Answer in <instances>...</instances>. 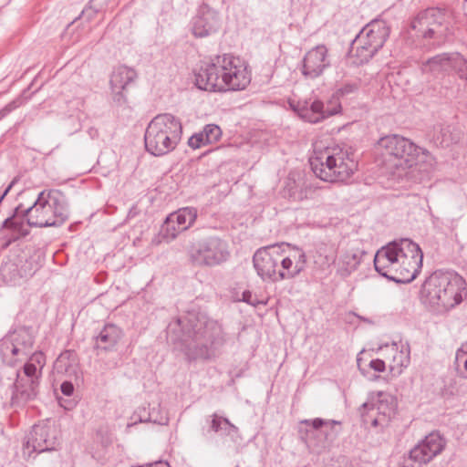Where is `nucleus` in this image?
<instances>
[{
  "label": "nucleus",
  "instance_id": "nucleus-1",
  "mask_svg": "<svg viewBox=\"0 0 467 467\" xmlns=\"http://www.w3.org/2000/svg\"><path fill=\"white\" fill-rule=\"evenodd\" d=\"M167 337L190 362L215 359L229 340L219 321L195 312L172 320L167 327Z\"/></svg>",
  "mask_w": 467,
  "mask_h": 467
},
{
  "label": "nucleus",
  "instance_id": "nucleus-2",
  "mask_svg": "<svg viewBox=\"0 0 467 467\" xmlns=\"http://www.w3.org/2000/svg\"><path fill=\"white\" fill-rule=\"evenodd\" d=\"M67 218L64 194L58 190H44L31 206L16 207L13 215L3 222L2 228L11 230L13 238L18 239L26 236L32 226H60Z\"/></svg>",
  "mask_w": 467,
  "mask_h": 467
},
{
  "label": "nucleus",
  "instance_id": "nucleus-3",
  "mask_svg": "<svg viewBox=\"0 0 467 467\" xmlns=\"http://www.w3.org/2000/svg\"><path fill=\"white\" fill-rule=\"evenodd\" d=\"M423 254L410 239L393 241L381 247L375 254V270L395 283L407 284L420 274Z\"/></svg>",
  "mask_w": 467,
  "mask_h": 467
},
{
  "label": "nucleus",
  "instance_id": "nucleus-4",
  "mask_svg": "<svg viewBox=\"0 0 467 467\" xmlns=\"http://www.w3.org/2000/svg\"><path fill=\"white\" fill-rule=\"evenodd\" d=\"M466 295V282L455 272L437 270L423 283L421 300L437 308L448 311L459 305Z\"/></svg>",
  "mask_w": 467,
  "mask_h": 467
},
{
  "label": "nucleus",
  "instance_id": "nucleus-5",
  "mask_svg": "<svg viewBox=\"0 0 467 467\" xmlns=\"http://www.w3.org/2000/svg\"><path fill=\"white\" fill-rule=\"evenodd\" d=\"M309 163L317 178L329 182H348L358 167L352 153L338 146L315 150Z\"/></svg>",
  "mask_w": 467,
  "mask_h": 467
},
{
  "label": "nucleus",
  "instance_id": "nucleus-6",
  "mask_svg": "<svg viewBox=\"0 0 467 467\" xmlns=\"http://www.w3.org/2000/svg\"><path fill=\"white\" fill-rule=\"evenodd\" d=\"M182 134L181 120L170 113L155 116L148 124L144 134L146 150L156 157L172 151Z\"/></svg>",
  "mask_w": 467,
  "mask_h": 467
},
{
  "label": "nucleus",
  "instance_id": "nucleus-7",
  "mask_svg": "<svg viewBox=\"0 0 467 467\" xmlns=\"http://www.w3.org/2000/svg\"><path fill=\"white\" fill-rule=\"evenodd\" d=\"M381 154L389 162V166L397 170L399 177L407 174L419 154L420 148L409 139L391 134L382 137L378 141Z\"/></svg>",
  "mask_w": 467,
  "mask_h": 467
},
{
  "label": "nucleus",
  "instance_id": "nucleus-8",
  "mask_svg": "<svg viewBox=\"0 0 467 467\" xmlns=\"http://www.w3.org/2000/svg\"><path fill=\"white\" fill-rule=\"evenodd\" d=\"M187 254L195 266L214 267L226 263L231 257V251L226 240L212 235L191 244Z\"/></svg>",
  "mask_w": 467,
  "mask_h": 467
},
{
  "label": "nucleus",
  "instance_id": "nucleus-9",
  "mask_svg": "<svg viewBox=\"0 0 467 467\" xmlns=\"http://www.w3.org/2000/svg\"><path fill=\"white\" fill-rule=\"evenodd\" d=\"M451 11L445 7H430L420 11L411 21L410 26L424 38L441 44L450 33Z\"/></svg>",
  "mask_w": 467,
  "mask_h": 467
},
{
  "label": "nucleus",
  "instance_id": "nucleus-10",
  "mask_svg": "<svg viewBox=\"0 0 467 467\" xmlns=\"http://www.w3.org/2000/svg\"><path fill=\"white\" fill-rule=\"evenodd\" d=\"M234 58L233 55L223 54L214 56L209 62L203 63L195 73V84L198 88L216 91V88L225 80L227 73L232 69Z\"/></svg>",
  "mask_w": 467,
  "mask_h": 467
},
{
  "label": "nucleus",
  "instance_id": "nucleus-11",
  "mask_svg": "<svg viewBox=\"0 0 467 467\" xmlns=\"http://www.w3.org/2000/svg\"><path fill=\"white\" fill-rule=\"evenodd\" d=\"M445 446V439L438 431H433L410 451L399 467H425L441 453Z\"/></svg>",
  "mask_w": 467,
  "mask_h": 467
},
{
  "label": "nucleus",
  "instance_id": "nucleus-12",
  "mask_svg": "<svg viewBox=\"0 0 467 467\" xmlns=\"http://www.w3.org/2000/svg\"><path fill=\"white\" fill-rule=\"evenodd\" d=\"M301 424L312 427L308 431L309 446L318 453L329 448L341 431V422L335 420L316 418L304 420Z\"/></svg>",
  "mask_w": 467,
  "mask_h": 467
},
{
  "label": "nucleus",
  "instance_id": "nucleus-13",
  "mask_svg": "<svg viewBox=\"0 0 467 467\" xmlns=\"http://www.w3.org/2000/svg\"><path fill=\"white\" fill-rule=\"evenodd\" d=\"M58 443V431L49 421L35 424L24 444V454L41 453L56 450Z\"/></svg>",
  "mask_w": 467,
  "mask_h": 467
},
{
  "label": "nucleus",
  "instance_id": "nucleus-14",
  "mask_svg": "<svg viewBox=\"0 0 467 467\" xmlns=\"http://www.w3.org/2000/svg\"><path fill=\"white\" fill-rule=\"evenodd\" d=\"M280 245H270L259 248L253 256L254 267L257 275L265 282H279L278 265Z\"/></svg>",
  "mask_w": 467,
  "mask_h": 467
},
{
  "label": "nucleus",
  "instance_id": "nucleus-15",
  "mask_svg": "<svg viewBox=\"0 0 467 467\" xmlns=\"http://www.w3.org/2000/svg\"><path fill=\"white\" fill-rule=\"evenodd\" d=\"M330 66L328 48L323 44L317 45L305 54L301 73L306 78L315 79L322 76Z\"/></svg>",
  "mask_w": 467,
  "mask_h": 467
},
{
  "label": "nucleus",
  "instance_id": "nucleus-16",
  "mask_svg": "<svg viewBox=\"0 0 467 467\" xmlns=\"http://www.w3.org/2000/svg\"><path fill=\"white\" fill-rule=\"evenodd\" d=\"M286 247L289 248L287 254H285V250L281 248L278 250L280 260L278 265L279 282L298 276L306 266V255L301 248H290L289 244H286Z\"/></svg>",
  "mask_w": 467,
  "mask_h": 467
},
{
  "label": "nucleus",
  "instance_id": "nucleus-17",
  "mask_svg": "<svg viewBox=\"0 0 467 467\" xmlns=\"http://www.w3.org/2000/svg\"><path fill=\"white\" fill-rule=\"evenodd\" d=\"M290 105L302 119L310 123L320 122L326 118L339 113L341 110V104L339 102H336L334 106L329 103L325 108L324 103L318 99L312 102H299L296 106Z\"/></svg>",
  "mask_w": 467,
  "mask_h": 467
},
{
  "label": "nucleus",
  "instance_id": "nucleus-18",
  "mask_svg": "<svg viewBox=\"0 0 467 467\" xmlns=\"http://www.w3.org/2000/svg\"><path fill=\"white\" fill-rule=\"evenodd\" d=\"M192 32L196 37H205L216 33L221 26L218 12L202 4L192 20Z\"/></svg>",
  "mask_w": 467,
  "mask_h": 467
},
{
  "label": "nucleus",
  "instance_id": "nucleus-19",
  "mask_svg": "<svg viewBox=\"0 0 467 467\" xmlns=\"http://www.w3.org/2000/svg\"><path fill=\"white\" fill-rule=\"evenodd\" d=\"M250 81L251 76L246 66L239 57H234L232 69L227 73L225 80L216 88V91L243 90Z\"/></svg>",
  "mask_w": 467,
  "mask_h": 467
},
{
  "label": "nucleus",
  "instance_id": "nucleus-20",
  "mask_svg": "<svg viewBox=\"0 0 467 467\" xmlns=\"http://www.w3.org/2000/svg\"><path fill=\"white\" fill-rule=\"evenodd\" d=\"M38 380L34 381L27 378L16 379L11 399L12 406L21 407L35 400L38 393Z\"/></svg>",
  "mask_w": 467,
  "mask_h": 467
},
{
  "label": "nucleus",
  "instance_id": "nucleus-21",
  "mask_svg": "<svg viewBox=\"0 0 467 467\" xmlns=\"http://www.w3.org/2000/svg\"><path fill=\"white\" fill-rule=\"evenodd\" d=\"M135 78L136 72L126 66H119L113 70L109 82L114 94V101L119 105L125 102L122 91Z\"/></svg>",
  "mask_w": 467,
  "mask_h": 467
},
{
  "label": "nucleus",
  "instance_id": "nucleus-22",
  "mask_svg": "<svg viewBox=\"0 0 467 467\" xmlns=\"http://www.w3.org/2000/svg\"><path fill=\"white\" fill-rule=\"evenodd\" d=\"M123 335L124 333L119 327L112 323H108L95 337L94 348L102 351H111L115 349Z\"/></svg>",
  "mask_w": 467,
  "mask_h": 467
},
{
  "label": "nucleus",
  "instance_id": "nucleus-23",
  "mask_svg": "<svg viewBox=\"0 0 467 467\" xmlns=\"http://www.w3.org/2000/svg\"><path fill=\"white\" fill-rule=\"evenodd\" d=\"M360 33L379 50L389 36L390 28L385 20L374 19L367 24Z\"/></svg>",
  "mask_w": 467,
  "mask_h": 467
},
{
  "label": "nucleus",
  "instance_id": "nucleus-24",
  "mask_svg": "<svg viewBox=\"0 0 467 467\" xmlns=\"http://www.w3.org/2000/svg\"><path fill=\"white\" fill-rule=\"evenodd\" d=\"M378 51L379 49L369 42V39L359 32L351 43L349 53L355 57L354 63L362 65L368 63Z\"/></svg>",
  "mask_w": 467,
  "mask_h": 467
},
{
  "label": "nucleus",
  "instance_id": "nucleus-25",
  "mask_svg": "<svg viewBox=\"0 0 467 467\" xmlns=\"http://www.w3.org/2000/svg\"><path fill=\"white\" fill-rule=\"evenodd\" d=\"M10 340L18 348V353L22 358L27 357L33 348L35 336L31 327H21L7 334Z\"/></svg>",
  "mask_w": 467,
  "mask_h": 467
},
{
  "label": "nucleus",
  "instance_id": "nucleus-26",
  "mask_svg": "<svg viewBox=\"0 0 467 467\" xmlns=\"http://www.w3.org/2000/svg\"><path fill=\"white\" fill-rule=\"evenodd\" d=\"M456 57H460L459 53L447 54L442 53L429 58L423 64L422 70L424 72L437 73L448 70L452 67L457 71Z\"/></svg>",
  "mask_w": 467,
  "mask_h": 467
},
{
  "label": "nucleus",
  "instance_id": "nucleus-27",
  "mask_svg": "<svg viewBox=\"0 0 467 467\" xmlns=\"http://www.w3.org/2000/svg\"><path fill=\"white\" fill-rule=\"evenodd\" d=\"M391 349L394 353L389 363V368L392 376L398 377L410 363V350L409 345H402L399 349L396 344L392 345Z\"/></svg>",
  "mask_w": 467,
  "mask_h": 467
},
{
  "label": "nucleus",
  "instance_id": "nucleus-28",
  "mask_svg": "<svg viewBox=\"0 0 467 467\" xmlns=\"http://www.w3.org/2000/svg\"><path fill=\"white\" fill-rule=\"evenodd\" d=\"M77 355L73 350L62 352L54 363V369L57 373L69 377L77 374Z\"/></svg>",
  "mask_w": 467,
  "mask_h": 467
},
{
  "label": "nucleus",
  "instance_id": "nucleus-29",
  "mask_svg": "<svg viewBox=\"0 0 467 467\" xmlns=\"http://www.w3.org/2000/svg\"><path fill=\"white\" fill-rule=\"evenodd\" d=\"M197 209L194 207H182L169 214L177 223V227L183 232L193 225L197 219Z\"/></svg>",
  "mask_w": 467,
  "mask_h": 467
},
{
  "label": "nucleus",
  "instance_id": "nucleus-30",
  "mask_svg": "<svg viewBox=\"0 0 467 467\" xmlns=\"http://www.w3.org/2000/svg\"><path fill=\"white\" fill-rule=\"evenodd\" d=\"M364 254L365 253L359 249H346L339 258V263L341 265L340 270L344 272L343 275H348L355 271L359 265Z\"/></svg>",
  "mask_w": 467,
  "mask_h": 467
},
{
  "label": "nucleus",
  "instance_id": "nucleus-31",
  "mask_svg": "<svg viewBox=\"0 0 467 467\" xmlns=\"http://www.w3.org/2000/svg\"><path fill=\"white\" fill-rule=\"evenodd\" d=\"M211 420H207L209 421V431H213L220 435H234L237 433L238 428L234 425L227 418L218 415L217 413H213L210 416Z\"/></svg>",
  "mask_w": 467,
  "mask_h": 467
},
{
  "label": "nucleus",
  "instance_id": "nucleus-32",
  "mask_svg": "<svg viewBox=\"0 0 467 467\" xmlns=\"http://www.w3.org/2000/svg\"><path fill=\"white\" fill-rule=\"evenodd\" d=\"M18 348H16V345L10 340L8 336L6 335L0 341V356L2 358L3 362L6 363L9 366H14L16 360L19 358H22L18 353Z\"/></svg>",
  "mask_w": 467,
  "mask_h": 467
},
{
  "label": "nucleus",
  "instance_id": "nucleus-33",
  "mask_svg": "<svg viewBox=\"0 0 467 467\" xmlns=\"http://www.w3.org/2000/svg\"><path fill=\"white\" fill-rule=\"evenodd\" d=\"M0 272L3 278L10 283H16L17 280L25 278L30 275L22 268L18 269L17 265L11 261L5 262L1 266Z\"/></svg>",
  "mask_w": 467,
  "mask_h": 467
},
{
  "label": "nucleus",
  "instance_id": "nucleus-34",
  "mask_svg": "<svg viewBox=\"0 0 467 467\" xmlns=\"http://www.w3.org/2000/svg\"><path fill=\"white\" fill-rule=\"evenodd\" d=\"M432 140L435 145L440 147H448L455 142L450 126L437 125L434 127Z\"/></svg>",
  "mask_w": 467,
  "mask_h": 467
},
{
  "label": "nucleus",
  "instance_id": "nucleus-35",
  "mask_svg": "<svg viewBox=\"0 0 467 467\" xmlns=\"http://www.w3.org/2000/svg\"><path fill=\"white\" fill-rule=\"evenodd\" d=\"M182 230L178 229L177 223L169 215L166 217L161 228V235L167 242L174 240Z\"/></svg>",
  "mask_w": 467,
  "mask_h": 467
},
{
  "label": "nucleus",
  "instance_id": "nucleus-36",
  "mask_svg": "<svg viewBox=\"0 0 467 467\" xmlns=\"http://www.w3.org/2000/svg\"><path fill=\"white\" fill-rule=\"evenodd\" d=\"M359 88V81H351L346 82L342 84L333 95V100L330 101V104L334 106L336 102H339L338 100L344 97H347L350 94L355 93Z\"/></svg>",
  "mask_w": 467,
  "mask_h": 467
},
{
  "label": "nucleus",
  "instance_id": "nucleus-37",
  "mask_svg": "<svg viewBox=\"0 0 467 467\" xmlns=\"http://www.w3.org/2000/svg\"><path fill=\"white\" fill-rule=\"evenodd\" d=\"M201 132L203 134V139L207 145L218 141L222 136L220 127L215 124L205 125Z\"/></svg>",
  "mask_w": 467,
  "mask_h": 467
},
{
  "label": "nucleus",
  "instance_id": "nucleus-38",
  "mask_svg": "<svg viewBox=\"0 0 467 467\" xmlns=\"http://www.w3.org/2000/svg\"><path fill=\"white\" fill-rule=\"evenodd\" d=\"M25 378L33 379L34 381L35 380H38L37 368H36V366L35 363H32V362H29V361L26 362L24 365L23 372L22 373L21 372L17 373L16 379H25Z\"/></svg>",
  "mask_w": 467,
  "mask_h": 467
},
{
  "label": "nucleus",
  "instance_id": "nucleus-39",
  "mask_svg": "<svg viewBox=\"0 0 467 467\" xmlns=\"http://www.w3.org/2000/svg\"><path fill=\"white\" fill-rule=\"evenodd\" d=\"M298 187L299 185L296 182H288L286 185L289 198H291L293 201H302L306 197L303 189L300 188L298 190Z\"/></svg>",
  "mask_w": 467,
  "mask_h": 467
},
{
  "label": "nucleus",
  "instance_id": "nucleus-40",
  "mask_svg": "<svg viewBox=\"0 0 467 467\" xmlns=\"http://www.w3.org/2000/svg\"><path fill=\"white\" fill-rule=\"evenodd\" d=\"M457 63V74L461 79L467 81V58L460 54V57H456Z\"/></svg>",
  "mask_w": 467,
  "mask_h": 467
},
{
  "label": "nucleus",
  "instance_id": "nucleus-41",
  "mask_svg": "<svg viewBox=\"0 0 467 467\" xmlns=\"http://www.w3.org/2000/svg\"><path fill=\"white\" fill-rule=\"evenodd\" d=\"M188 145L195 150V149H199L202 146H205L207 145L204 139H203V134L200 131L198 133H194L192 136L190 137L189 140H188Z\"/></svg>",
  "mask_w": 467,
  "mask_h": 467
},
{
  "label": "nucleus",
  "instance_id": "nucleus-42",
  "mask_svg": "<svg viewBox=\"0 0 467 467\" xmlns=\"http://www.w3.org/2000/svg\"><path fill=\"white\" fill-rule=\"evenodd\" d=\"M21 105V99H16L6 104L3 109H0V120L5 118L13 110L17 109Z\"/></svg>",
  "mask_w": 467,
  "mask_h": 467
},
{
  "label": "nucleus",
  "instance_id": "nucleus-43",
  "mask_svg": "<svg viewBox=\"0 0 467 467\" xmlns=\"http://www.w3.org/2000/svg\"><path fill=\"white\" fill-rule=\"evenodd\" d=\"M99 12V8H94L89 5L82 10L79 17L85 18L87 21H90L94 18L95 15Z\"/></svg>",
  "mask_w": 467,
  "mask_h": 467
},
{
  "label": "nucleus",
  "instance_id": "nucleus-44",
  "mask_svg": "<svg viewBox=\"0 0 467 467\" xmlns=\"http://www.w3.org/2000/svg\"><path fill=\"white\" fill-rule=\"evenodd\" d=\"M369 367L377 372H383L386 368V364L382 359L377 358L369 362Z\"/></svg>",
  "mask_w": 467,
  "mask_h": 467
},
{
  "label": "nucleus",
  "instance_id": "nucleus-45",
  "mask_svg": "<svg viewBox=\"0 0 467 467\" xmlns=\"http://www.w3.org/2000/svg\"><path fill=\"white\" fill-rule=\"evenodd\" d=\"M60 389L65 396L70 397L74 392V385L71 381L66 380L61 384Z\"/></svg>",
  "mask_w": 467,
  "mask_h": 467
},
{
  "label": "nucleus",
  "instance_id": "nucleus-46",
  "mask_svg": "<svg viewBox=\"0 0 467 467\" xmlns=\"http://www.w3.org/2000/svg\"><path fill=\"white\" fill-rule=\"evenodd\" d=\"M376 408H375V405L373 403H363L359 409V411H360V414H361V417L363 418V420L365 422H367L368 420V413H365L366 410H374Z\"/></svg>",
  "mask_w": 467,
  "mask_h": 467
},
{
  "label": "nucleus",
  "instance_id": "nucleus-47",
  "mask_svg": "<svg viewBox=\"0 0 467 467\" xmlns=\"http://www.w3.org/2000/svg\"><path fill=\"white\" fill-rule=\"evenodd\" d=\"M29 362L37 363L42 368L45 363V357L42 352H36L30 357Z\"/></svg>",
  "mask_w": 467,
  "mask_h": 467
},
{
  "label": "nucleus",
  "instance_id": "nucleus-48",
  "mask_svg": "<svg viewBox=\"0 0 467 467\" xmlns=\"http://www.w3.org/2000/svg\"><path fill=\"white\" fill-rule=\"evenodd\" d=\"M136 467H170V465L167 462L159 461L155 462L146 463L143 465H139Z\"/></svg>",
  "mask_w": 467,
  "mask_h": 467
},
{
  "label": "nucleus",
  "instance_id": "nucleus-49",
  "mask_svg": "<svg viewBox=\"0 0 467 467\" xmlns=\"http://www.w3.org/2000/svg\"><path fill=\"white\" fill-rule=\"evenodd\" d=\"M18 177H15L9 183V185L6 187V189L3 192V193L0 195V203L2 202L3 199L6 196V194L9 192V191L13 188V186L18 182Z\"/></svg>",
  "mask_w": 467,
  "mask_h": 467
},
{
  "label": "nucleus",
  "instance_id": "nucleus-50",
  "mask_svg": "<svg viewBox=\"0 0 467 467\" xmlns=\"http://www.w3.org/2000/svg\"><path fill=\"white\" fill-rule=\"evenodd\" d=\"M243 301L252 306H255V302L252 300V293L250 291H244L243 293Z\"/></svg>",
  "mask_w": 467,
  "mask_h": 467
},
{
  "label": "nucleus",
  "instance_id": "nucleus-51",
  "mask_svg": "<svg viewBox=\"0 0 467 467\" xmlns=\"http://www.w3.org/2000/svg\"><path fill=\"white\" fill-rule=\"evenodd\" d=\"M58 402L61 407H63L65 410H71L75 403L71 400H63L62 399L58 400Z\"/></svg>",
  "mask_w": 467,
  "mask_h": 467
},
{
  "label": "nucleus",
  "instance_id": "nucleus-52",
  "mask_svg": "<svg viewBox=\"0 0 467 467\" xmlns=\"http://www.w3.org/2000/svg\"><path fill=\"white\" fill-rule=\"evenodd\" d=\"M381 421H382V419L380 417L374 418L371 420V424H372V426L377 427L381 424Z\"/></svg>",
  "mask_w": 467,
  "mask_h": 467
},
{
  "label": "nucleus",
  "instance_id": "nucleus-53",
  "mask_svg": "<svg viewBox=\"0 0 467 467\" xmlns=\"http://www.w3.org/2000/svg\"><path fill=\"white\" fill-rule=\"evenodd\" d=\"M381 406H383L382 401H380L379 406L377 408V410H381Z\"/></svg>",
  "mask_w": 467,
  "mask_h": 467
},
{
  "label": "nucleus",
  "instance_id": "nucleus-54",
  "mask_svg": "<svg viewBox=\"0 0 467 467\" xmlns=\"http://www.w3.org/2000/svg\"><path fill=\"white\" fill-rule=\"evenodd\" d=\"M464 368L467 371V359L464 361Z\"/></svg>",
  "mask_w": 467,
  "mask_h": 467
},
{
  "label": "nucleus",
  "instance_id": "nucleus-55",
  "mask_svg": "<svg viewBox=\"0 0 467 467\" xmlns=\"http://www.w3.org/2000/svg\"><path fill=\"white\" fill-rule=\"evenodd\" d=\"M462 348H466V350H467V344L463 345Z\"/></svg>",
  "mask_w": 467,
  "mask_h": 467
},
{
  "label": "nucleus",
  "instance_id": "nucleus-56",
  "mask_svg": "<svg viewBox=\"0 0 467 467\" xmlns=\"http://www.w3.org/2000/svg\"><path fill=\"white\" fill-rule=\"evenodd\" d=\"M464 378L467 379V376H465Z\"/></svg>",
  "mask_w": 467,
  "mask_h": 467
}]
</instances>
